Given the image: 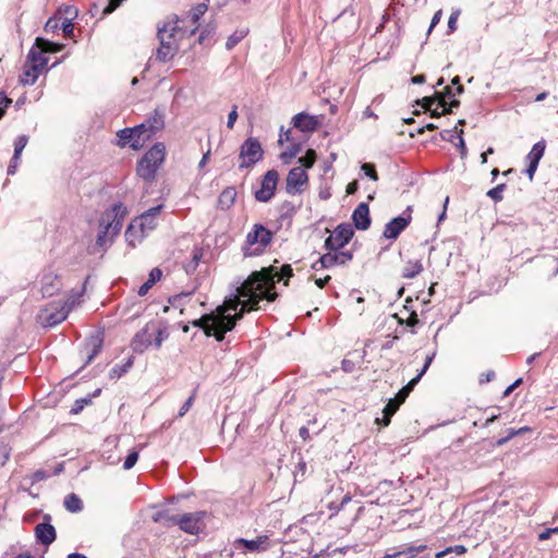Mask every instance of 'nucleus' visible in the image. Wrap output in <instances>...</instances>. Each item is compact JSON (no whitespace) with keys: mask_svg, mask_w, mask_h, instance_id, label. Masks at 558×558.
<instances>
[{"mask_svg":"<svg viewBox=\"0 0 558 558\" xmlns=\"http://www.w3.org/2000/svg\"><path fill=\"white\" fill-rule=\"evenodd\" d=\"M291 276L290 265H283L280 272L275 267L252 272L236 288L234 298L226 300L214 313L203 316L196 325L201 326L207 336H214L221 341L225 333L234 327L238 319L242 318L245 311L259 310L262 301H275L277 298V293L272 291L275 283Z\"/></svg>","mask_w":558,"mask_h":558,"instance_id":"f257e3e1","label":"nucleus"},{"mask_svg":"<svg viewBox=\"0 0 558 558\" xmlns=\"http://www.w3.org/2000/svg\"><path fill=\"white\" fill-rule=\"evenodd\" d=\"M126 207L122 203H117L105 210L98 220V233L95 243V252L106 250L110 246L114 238L120 233Z\"/></svg>","mask_w":558,"mask_h":558,"instance_id":"f03ea898","label":"nucleus"},{"mask_svg":"<svg viewBox=\"0 0 558 558\" xmlns=\"http://www.w3.org/2000/svg\"><path fill=\"white\" fill-rule=\"evenodd\" d=\"M166 157V147L162 143L155 144L138 161L137 174L145 181H153L157 170L163 163Z\"/></svg>","mask_w":558,"mask_h":558,"instance_id":"7ed1b4c3","label":"nucleus"},{"mask_svg":"<svg viewBox=\"0 0 558 558\" xmlns=\"http://www.w3.org/2000/svg\"><path fill=\"white\" fill-rule=\"evenodd\" d=\"M168 337V333L158 324L150 322L141 329L132 341V348L135 352L143 353L153 343L156 348H160L162 341Z\"/></svg>","mask_w":558,"mask_h":558,"instance_id":"20e7f679","label":"nucleus"},{"mask_svg":"<svg viewBox=\"0 0 558 558\" xmlns=\"http://www.w3.org/2000/svg\"><path fill=\"white\" fill-rule=\"evenodd\" d=\"M272 240V233L263 225L256 223L252 231L246 235L245 246L243 248L245 256H256L262 254Z\"/></svg>","mask_w":558,"mask_h":558,"instance_id":"39448f33","label":"nucleus"},{"mask_svg":"<svg viewBox=\"0 0 558 558\" xmlns=\"http://www.w3.org/2000/svg\"><path fill=\"white\" fill-rule=\"evenodd\" d=\"M45 65L46 59L41 56V52L31 50L28 53V61L23 68L20 82L23 85H33Z\"/></svg>","mask_w":558,"mask_h":558,"instance_id":"423d86ee","label":"nucleus"},{"mask_svg":"<svg viewBox=\"0 0 558 558\" xmlns=\"http://www.w3.org/2000/svg\"><path fill=\"white\" fill-rule=\"evenodd\" d=\"M264 151L256 138H247L240 149V168H250L263 158Z\"/></svg>","mask_w":558,"mask_h":558,"instance_id":"0eeeda50","label":"nucleus"},{"mask_svg":"<svg viewBox=\"0 0 558 558\" xmlns=\"http://www.w3.org/2000/svg\"><path fill=\"white\" fill-rule=\"evenodd\" d=\"M308 184V174L302 167L292 168L286 178V191L289 195H299Z\"/></svg>","mask_w":558,"mask_h":558,"instance_id":"6e6552de","label":"nucleus"},{"mask_svg":"<svg viewBox=\"0 0 558 558\" xmlns=\"http://www.w3.org/2000/svg\"><path fill=\"white\" fill-rule=\"evenodd\" d=\"M279 181V173L277 170H268L260 182V187L255 192V198L258 202L267 203L269 202L277 190V184Z\"/></svg>","mask_w":558,"mask_h":558,"instance_id":"1a4fd4ad","label":"nucleus"},{"mask_svg":"<svg viewBox=\"0 0 558 558\" xmlns=\"http://www.w3.org/2000/svg\"><path fill=\"white\" fill-rule=\"evenodd\" d=\"M353 228L349 223L339 225L326 239L325 246L330 251L342 248L353 236Z\"/></svg>","mask_w":558,"mask_h":558,"instance_id":"9d476101","label":"nucleus"},{"mask_svg":"<svg viewBox=\"0 0 558 558\" xmlns=\"http://www.w3.org/2000/svg\"><path fill=\"white\" fill-rule=\"evenodd\" d=\"M71 307L68 303L51 304L40 311L39 318L47 326H54L62 323L70 312Z\"/></svg>","mask_w":558,"mask_h":558,"instance_id":"9b49d317","label":"nucleus"},{"mask_svg":"<svg viewBox=\"0 0 558 558\" xmlns=\"http://www.w3.org/2000/svg\"><path fill=\"white\" fill-rule=\"evenodd\" d=\"M204 512L198 511L194 513H185L181 515H174L171 521L178 524L182 531L189 534H196L201 530V522L204 518Z\"/></svg>","mask_w":558,"mask_h":558,"instance_id":"f8f14e48","label":"nucleus"},{"mask_svg":"<svg viewBox=\"0 0 558 558\" xmlns=\"http://www.w3.org/2000/svg\"><path fill=\"white\" fill-rule=\"evenodd\" d=\"M178 19H170L163 23L162 26L158 27V39L162 41H174L179 44L180 38L183 35V31L178 26Z\"/></svg>","mask_w":558,"mask_h":558,"instance_id":"ddd939ff","label":"nucleus"},{"mask_svg":"<svg viewBox=\"0 0 558 558\" xmlns=\"http://www.w3.org/2000/svg\"><path fill=\"white\" fill-rule=\"evenodd\" d=\"M408 215L405 214L401 217L393 218L390 220L384 230V236L386 239L395 240L399 236V234L409 226L411 221V207L407 209Z\"/></svg>","mask_w":558,"mask_h":558,"instance_id":"4468645a","label":"nucleus"},{"mask_svg":"<svg viewBox=\"0 0 558 558\" xmlns=\"http://www.w3.org/2000/svg\"><path fill=\"white\" fill-rule=\"evenodd\" d=\"M234 547L236 549L244 547L246 551L260 553L269 548V538L267 535H259L255 539L238 538L234 541Z\"/></svg>","mask_w":558,"mask_h":558,"instance_id":"2eb2a0df","label":"nucleus"},{"mask_svg":"<svg viewBox=\"0 0 558 558\" xmlns=\"http://www.w3.org/2000/svg\"><path fill=\"white\" fill-rule=\"evenodd\" d=\"M162 205H158L156 207H151L145 213H143L140 217H137L133 222L137 223L147 234L153 231L157 226V217L160 214Z\"/></svg>","mask_w":558,"mask_h":558,"instance_id":"dca6fc26","label":"nucleus"},{"mask_svg":"<svg viewBox=\"0 0 558 558\" xmlns=\"http://www.w3.org/2000/svg\"><path fill=\"white\" fill-rule=\"evenodd\" d=\"M545 151V143L544 142H537L532 147L531 151L526 156V160L529 162L527 168L525 170L530 181L533 180L534 174L537 170V166L539 160L542 159Z\"/></svg>","mask_w":558,"mask_h":558,"instance_id":"f3484780","label":"nucleus"},{"mask_svg":"<svg viewBox=\"0 0 558 558\" xmlns=\"http://www.w3.org/2000/svg\"><path fill=\"white\" fill-rule=\"evenodd\" d=\"M352 259V254L350 252H341V251H330L324 254L319 263L323 268H330L335 265H344Z\"/></svg>","mask_w":558,"mask_h":558,"instance_id":"a211bd4d","label":"nucleus"},{"mask_svg":"<svg viewBox=\"0 0 558 558\" xmlns=\"http://www.w3.org/2000/svg\"><path fill=\"white\" fill-rule=\"evenodd\" d=\"M292 123L294 128L302 132H314L318 129L320 121L318 117L301 112L293 117Z\"/></svg>","mask_w":558,"mask_h":558,"instance_id":"6ab92c4d","label":"nucleus"},{"mask_svg":"<svg viewBox=\"0 0 558 558\" xmlns=\"http://www.w3.org/2000/svg\"><path fill=\"white\" fill-rule=\"evenodd\" d=\"M132 130H138L136 134H134V138L132 141V148L134 150L141 149L145 142L148 141L155 133V128L151 125V123H142Z\"/></svg>","mask_w":558,"mask_h":558,"instance_id":"aec40b11","label":"nucleus"},{"mask_svg":"<svg viewBox=\"0 0 558 558\" xmlns=\"http://www.w3.org/2000/svg\"><path fill=\"white\" fill-rule=\"evenodd\" d=\"M61 288V280L58 275L49 271L43 276L41 293L44 296H52Z\"/></svg>","mask_w":558,"mask_h":558,"instance_id":"412c9836","label":"nucleus"},{"mask_svg":"<svg viewBox=\"0 0 558 558\" xmlns=\"http://www.w3.org/2000/svg\"><path fill=\"white\" fill-rule=\"evenodd\" d=\"M352 219L357 229L366 230L371 225L368 205L366 203L357 205L353 211Z\"/></svg>","mask_w":558,"mask_h":558,"instance_id":"4be33fe9","label":"nucleus"},{"mask_svg":"<svg viewBox=\"0 0 558 558\" xmlns=\"http://www.w3.org/2000/svg\"><path fill=\"white\" fill-rule=\"evenodd\" d=\"M179 44L174 41H162L156 51V59L160 62H168L178 53Z\"/></svg>","mask_w":558,"mask_h":558,"instance_id":"5701e85b","label":"nucleus"},{"mask_svg":"<svg viewBox=\"0 0 558 558\" xmlns=\"http://www.w3.org/2000/svg\"><path fill=\"white\" fill-rule=\"evenodd\" d=\"M35 533L37 539L44 545H50L56 539V530L49 523H39Z\"/></svg>","mask_w":558,"mask_h":558,"instance_id":"b1692460","label":"nucleus"},{"mask_svg":"<svg viewBox=\"0 0 558 558\" xmlns=\"http://www.w3.org/2000/svg\"><path fill=\"white\" fill-rule=\"evenodd\" d=\"M146 235L147 233L133 221L125 231V240L133 247L141 243Z\"/></svg>","mask_w":558,"mask_h":558,"instance_id":"393cba45","label":"nucleus"},{"mask_svg":"<svg viewBox=\"0 0 558 558\" xmlns=\"http://www.w3.org/2000/svg\"><path fill=\"white\" fill-rule=\"evenodd\" d=\"M236 190L233 186L226 187L218 197V208L221 210L230 209L236 199Z\"/></svg>","mask_w":558,"mask_h":558,"instance_id":"a878e982","label":"nucleus"},{"mask_svg":"<svg viewBox=\"0 0 558 558\" xmlns=\"http://www.w3.org/2000/svg\"><path fill=\"white\" fill-rule=\"evenodd\" d=\"M456 96L453 94L450 86H447L444 93L438 94V106L442 108V113H449L452 111V108H457L460 105V101L457 99H452L449 104L446 101V97Z\"/></svg>","mask_w":558,"mask_h":558,"instance_id":"bb28decb","label":"nucleus"},{"mask_svg":"<svg viewBox=\"0 0 558 558\" xmlns=\"http://www.w3.org/2000/svg\"><path fill=\"white\" fill-rule=\"evenodd\" d=\"M423 270V264L421 260H409L402 270V277L412 279L421 274Z\"/></svg>","mask_w":558,"mask_h":558,"instance_id":"cd10ccee","label":"nucleus"},{"mask_svg":"<svg viewBox=\"0 0 558 558\" xmlns=\"http://www.w3.org/2000/svg\"><path fill=\"white\" fill-rule=\"evenodd\" d=\"M420 104L422 105V107L425 109V110H428L430 111V116L432 118H438L440 117L442 113L438 111V98H433V97H424Z\"/></svg>","mask_w":558,"mask_h":558,"instance_id":"c85d7f7f","label":"nucleus"},{"mask_svg":"<svg viewBox=\"0 0 558 558\" xmlns=\"http://www.w3.org/2000/svg\"><path fill=\"white\" fill-rule=\"evenodd\" d=\"M64 507L71 512H78L83 509V504L75 494H70L64 498Z\"/></svg>","mask_w":558,"mask_h":558,"instance_id":"c756f323","label":"nucleus"},{"mask_svg":"<svg viewBox=\"0 0 558 558\" xmlns=\"http://www.w3.org/2000/svg\"><path fill=\"white\" fill-rule=\"evenodd\" d=\"M138 130H132V129H123L118 132L119 136V145L124 147L126 145H130L132 148V141L134 138V134H136Z\"/></svg>","mask_w":558,"mask_h":558,"instance_id":"7c9ffc66","label":"nucleus"},{"mask_svg":"<svg viewBox=\"0 0 558 558\" xmlns=\"http://www.w3.org/2000/svg\"><path fill=\"white\" fill-rule=\"evenodd\" d=\"M37 47L45 52H59L62 50L63 46L60 44H54L49 40H45L41 38L36 39Z\"/></svg>","mask_w":558,"mask_h":558,"instance_id":"2f4dec72","label":"nucleus"},{"mask_svg":"<svg viewBox=\"0 0 558 558\" xmlns=\"http://www.w3.org/2000/svg\"><path fill=\"white\" fill-rule=\"evenodd\" d=\"M400 404L395 400V399H390L385 409H384V424L387 426L389 423H390V418L391 416L397 412V410L399 409Z\"/></svg>","mask_w":558,"mask_h":558,"instance_id":"473e14b6","label":"nucleus"},{"mask_svg":"<svg viewBox=\"0 0 558 558\" xmlns=\"http://www.w3.org/2000/svg\"><path fill=\"white\" fill-rule=\"evenodd\" d=\"M27 142H28V137L26 135H21L16 138L15 144H14L13 161H20L21 154H22L23 149L25 148Z\"/></svg>","mask_w":558,"mask_h":558,"instance_id":"72a5a7b5","label":"nucleus"},{"mask_svg":"<svg viewBox=\"0 0 558 558\" xmlns=\"http://www.w3.org/2000/svg\"><path fill=\"white\" fill-rule=\"evenodd\" d=\"M316 161V153L313 149H308L305 154V156L299 158V162L301 163L300 167L306 169H310L314 166Z\"/></svg>","mask_w":558,"mask_h":558,"instance_id":"f704fd0d","label":"nucleus"},{"mask_svg":"<svg viewBox=\"0 0 558 558\" xmlns=\"http://www.w3.org/2000/svg\"><path fill=\"white\" fill-rule=\"evenodd\" d=\"M207 5L205 3H199L189 14L191 22L195 25L199 21V19L206 13Z\"/></svg>","mask_w":558,"mask_h":558,"instance_id":"c9c22d12","label":"nucleus"},{"mask_svg":"<svg viewBox=\"0 0 558 558\" xmlns=\"http://www.w3.org/2000/svg\"><path fill=\"white\" fill-rule=\"evenodd\" d=\"M425 548V545L408 546L405 549H403V556H405L407 558H414L416 555L424 551Z\"/></svg>","mask_w":558,"mask_h":558,"instance_id":"e433bc0d","label":"nucleus"},{"mask_svg":"<svg viewBox=\"0 0 558 558\" xmlns=\"http://www.w3.org/2000/svg\"><path fill=\"white\" fill-rule=\"evenodd\" d=\"M504 189H505V184H499L496 187L490 189L487 192V196H489L495 202H499V201L502 199V191H504Z\"/></svg>","mask_w":558,"mask_h":558,"instance_id":"4c0bfd02","label":"nucleus"},{"mask_svg":"<svg viewBox=\"0 0 558 558\" xmlns=\"http://www.w3.org/2000/svg\"><path fill=\"white\" fill-rule=\"evenodd\" d=\"M61 28L65 37H71L74 32L73 20H71V17H64Z\"/></svg>","mask_w":558,"mask_h":558,"instance_id":"58836bf2","label":"nucleus"},{"mask_svg":"<svg viewBox=\"0 0 558 558\" xmlns=\"http://www.w3.org/2000/svg\"><path fill=\"white\" fill-rule=\"evenodd\" d=\"M137 460H138V452L131 451L124 460V464H123L124 470L132 469L135 465V463L137 462Z\"/></svg>","mask_w":558,"mask_h":558,"instance_id":"ea45409f","label":"nucleus"},{"mask_svg":"<svg viewBox=\"0 0 558 558\" xmlns=\"http://www.w3.org/2000/svg\"><path fill=\"white\" fill-rule=\"evenodd\" d=\"M362 170L364 171L365 175H367L372 180H374V181L378 180L377 172L375 170L374 165H372V163H364L362 166Z\"/></svg>","mask_w":558,"mask_h":558,"instance_id":"a19ab883","label":"nucleus"},{"mask_svg":"<svg viewBox=\"0 0 558 558\" xmlns=\"http://www.w3.org/2000/svg\"><path fill=\"white\" fill-rule=\"evenodd\" d=\"M201 256H202V254L199 251H197V250L194 251L192 263L185 266L186 272H193L196 269L198 262L201 259Z\"/></svg>","mask_w":558,"mask_h":558,"instance_id":"79ce46f5","label":"nucleus"},{"mask_svg":"<svg viewBox=\"0 0 558 558\" xmlns=\"http://www.w3.org/2000/svg\"><path fill=\"white\" fill-rule=\"evenodd\" d=\"M459 15H460V10H456L450 14L449 20H448V29L450 33L456 31L457 21H458Z\"/></svg>","mask_w":558,"mask_h":558,"instance_id":"37998d69","label":"nucleus"},{"mask_svg":"<svg viewBox=\"0 0 558 558\" xmlns=\"http://www.w3.org/2000/svg\"><path fill=\"white\" fill-rule=\"evenodd\" d=\"M194 399H195V392H193L192 396L181 407V409L179 411L180 417L184 416L189 412V410L193 405Z\"/></svg>","mask_w":558,"mask_h":558,"instance_id":"c03bdc74","label":"nucleus"},{"mask_svg":"<svg viewBox=\"0 0 558 558\" xmlns=\"http://www.w3.org/2000/svg\"><path fill=\"white\" fill-rule=\"evenodd\" d=\"M124 0H109L108 4L104 9V14L112 13L117 8L121 5Z\"/></svg>","mask_w":558,"mask_h":558,"instance_id":"a18cd8bd","label":"nucleus"},{"mask_svg":"<svg viewBox=\"0 0 558 558\" xmlns=\"http://www.w3.org/2000/svg\"><path fill=\"white\" fill-rule=\"evenodd\" d=\"M236 119H238V107L233 106L232 110L228 114V121H227L228 129H233Z\"/></svg>","mask_w":558,"mask_h":558,"instance_id":"49530a36","label":"nucleus"},{"mask_svg":"<svg viewBox=\"0 0 558 558\" xmlns=\"http://www.w3.org/2000/svg\"><path fill=\"white\" fill-rule=\"evenodd\" d=\"M58 29H59V22H58V19H56V17H50V19L47 21L46 25H45V31H46L47 33H49V32H52V33H53V32H57Z\"/></svg>","mask_w":558,"mask_h":558,"instance_id":"de8ad7c7","label":"nucleus"},{"mask_svg":"<svg viewBox=\"0 0 558 558\" xmlns=\"http://www.w3.org/2000/svg\"><path fill=\"white\" fill-rule=\"evenodd\" d=\"M11 99L4 93H0V118L4 114L7 107L11 104Z\"/></svg>","mask_w":558,"mask_h":558,"instance_id":"09e8293b","label":"nucleus"},{"mask_svg":"<svg viewBox=\"0 0 558 558\" xmlns=\"http://www.w3.org/2000/svg\"><path fill=\"white\" fill-rule=\"evenodd\" d=\"M161 270L159 268H154L150 270L149 272V277H148V281L149 283H151L153 286L161 278Z\"/></svg>","mask_w":558,"mask_h":558,"instance_id":"8fccbe9b","label":"nucleus"},{"mask_svg":"<svg viewBox=\"0 0 558 558\" xmlns=\"http://www.w3.org/2000/svg\"><path fill=\"white\" fill-rule=\"evenodd\" d=\"M453 132H456L458 134V137H459V147H460V150H461V155H465L466 154V147H465V143L462 138V134H463V130L460 129L458 130V128L456 126Z\"/></svg>","mask_w":558,"mask_h":558,"instance_id":"3c124183","label":"nucleus"},{"mask_svg":"<svg viewBox=\"0 0 558 558\" xmlns=\"http://www.w3.org/2000/svg\"><path fill=\"white\" fill-rule=\"evenodd\" d=\"M59 12H62L65 15L64 17H71V20H74L77 16V10L74 7H65Z\"/></svg>","mask_w":558,"mask_h":558,"instance_id":"603ef678","label":"nucleus"},{"mask_svg":"<svg viewBox=\"0 0 558 558\" xmlns=\"http://www.w3.org/2000/svg\"><path fill=\"white\" fill-rule=\"evenodd\" d=\"M422 376H420L418 374L412 378L408 385H405L402 389H404L408 393H410L413 388L415 387V385L421 380Z\"/></svg>","mask_w":558,"mask_h":558,"instance_id":"864d4df0","label":"nucleus"},{"mask_svg":"<svg viewBox=\"0 0 558 558\" xmlns=\"http://www.w3.org/2000/svg\"><path fill=\"white\" fill-rule=\"evenodd\" d=\"M243 36H235V35H232L228 38L227 43H226V47L228 50H231L242 38Z\"/></svg>","mask_w":558,"mask_h":558,"instance_id":"5fc2aeb1","label":"nucleus"},{"mask_svg":"<svg viewBox=\"0 0 558 558\" xmlns=\"http://www.w3.org/2000/svg\"><path fill=\"white\" fill-rule=\"evenodd\" d=\"M299 149L295 148L293 150H286L280 155V158L283 162L288 163L291 158H293L298 154Z\"/></svg>","mask_w":558,"mask_h":558,"instance_id":"6e6d98bb","label":"nucleus"},{"mask_svg":"<svg viewBox=\"0 0 558 558\" xmlns=\"http://www.w3.org/2000/svg\"><path fill=\"white\" fill-rule=\"evenodd\" d=\"M441 16H442V11L441 10H438L434 16L432 17V22H430V25H429V29H428V33L432 32V29L440 22L441 20Z\"/></svg>","mask_w":558,"mask_h":558,"instance_id":"4d7b16f0","label":"nucleus"},{"mask_svg":"<svg viewBox=\"0 0 558 558\" xmlns=\"http://www.w3.org/2000/svg\"><path fill=\"white\" fill-rule=\"evenodd\" d=\"M434 357H435V352H433L430 355L426 356L425 364H424L423 368L421 369V372L418 373L420 376H423L427 372Z\"/></svg>","mask_w":558,"mask_h":558,"instance_id":"13d9d810","label":"nucleus"},{"mask_svg":"<svg viewBox=\"0 0 558 558\" xmlns=\"http://www.w3.org/2000/svg\"><path fill=\"white\" fill-rule=\"evenodd\" d=\"M408 396L409 393L404 389H401L393 399L401 405Z\"/></svg>","mask_w":558,"mask_h":558,"instance_id":"bf43d9fd","label":"nucleus"},{"mask_svg":"<svg viewBox=\"0 0 558 558\" xmlns=\"http://www.w3.org/2000/svg\"><path fill=\"white\" fill-rule=\"evenodd\" d=\"M151 287H153V284H151V283H149V281H148V280H146V281H145V282L140 287V289H138V294H140L141 296L146 295V294H147V292L149 291V289H150Z\"/></svg>","mask_w":558,"mask_h":558,"instance_id":"052dcab7","label":"nucleus"},{"mask_svg":"<svg viewBox=\"0 0 558 558\" xmlns=\"http://www.w3.org/2000/svg\"><path fill=\"white\" fill-rule=\"evenodd\" d=\"M451 84L452 85H456L457 88H456V95H460L463 93V86L460 84V77L459 76H454L451 81Z\"/></svg>","mask_w":558,"mask_h":558,"instance_id":"680f3d73","label":"nucleus"},{"mask_svg":"<svg viewBox=\"0 0 558 558\" xmlns=\"http://www.w3.org/2000/svg\"><path fill=\"white\" fill-rule=\"evenodd\" d=\"M521 381H522V379L519 378L512 385L507 387V389L504 391V397H508L514 390V388L521 384Z\"/></svg>","mask_w":558,"mask_h":558,"instance_id":"e2e57ef3","label":"nucleus"},{"mask_svg":"<svg viewBox=\"0 0 558 558\" xmlns=\"http://www.w3.org/2000/svg\"><path fill=\"white\" fill-rule=\"evenodd\" d=\"M450 553H456L457 555H462L466 551V548L462 545H456L453 547H448Z\"/></svg>","mask_w":558,"mask_h":558,"instance_id":"0e129e2a","label":"nucleus"},{"mask_svg":"<svg viewBox=\"0 0 558 558\" xmlns=\"http://www.w3.org/2000/svg\"><path fill=\"white\" fill-rule=\"evenodd\" d=\"M418 323V317L415 312L411 313L410 317L407 320V325L410 327L415 326Z\"/></svg>","mask_w":558,"mask_h":558,"instance_id":"69168bd1","label":"nucleus"},{"mask_svg":"<svg viewBox=\"0 0 558 558\" xmlns=\"http://www.w3.org/2000/svg\"><path fill=\"white\" fill-rule=\"evenodd\" d=\"M289 140H290V131L288 130V131L283 132L281 130V134H280L279 141H278L279 144L282 145L284 142H289Z\"/></svg>","mask_w":558,"mask_h":558,"instance_id":"338daca9","label":"nucleus"},{"mask_svg":"<svg viewBox=\"0 0 558 558\" xmlns=\"http://www.w3.org/2000/svg\"><path fill=\"white\" fill-rule=\"evenodd\" d=\"M330 276H326L325 278H319L315 280V283L318 288H324L325 284L329 281Z\"/></svg>","mask_w":558,"mask_h":558,"instance_id":"774afa93","label":"nucleus"}]
</instances>
